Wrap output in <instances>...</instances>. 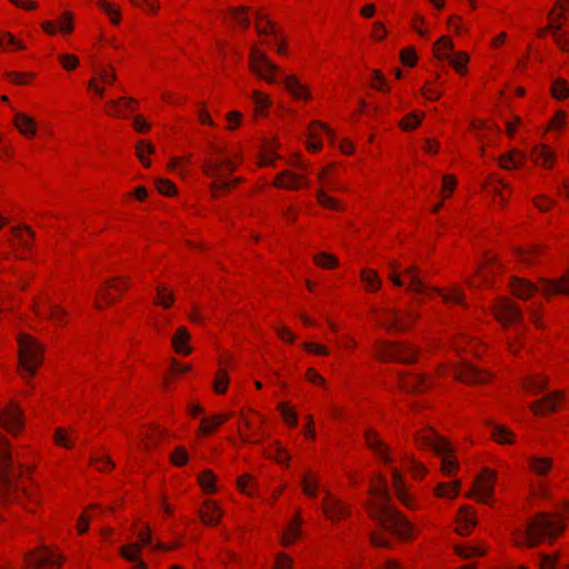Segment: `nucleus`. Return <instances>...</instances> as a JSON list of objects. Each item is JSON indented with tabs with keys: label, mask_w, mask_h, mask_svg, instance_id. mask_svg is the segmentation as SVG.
Returning <instances> with one entry per match:
<instances>
[{
	"label": "nucleus",
	"mask_w": 569,
	"mask_h": 569,
	"mask_svg": "<svg viewBox=\"0 0 569 569\" xmlns=\"http://www.w3.org/2000/svg\"><path fill=\"white\" fill-rule=\"evenodd\" d=\"M12 467L11 443L0 432V502L17 503L28 512H34L42 503V493L30 476L32 468L19 465V475L13 477Z\"/></svg>",
	"instance_id": "1"
},
{
	"label": "nucleus",
	"mask_w": 569,
	"mask_h": 569,
	"mask_svg": "<svg viewBox=\"0 0 569 569\" xmlns=\"http://www.w3.org/2000/svg\"><path fill=\"white\" fill-rule=\"evenodd\" d=\"M243 153L238 144L210 141L207 146L201 171L210 180L209 190L213 199L231 192L243 178L233 177L241 167Z\"/></svg>",
	"instance_id": "2"
},
{
	"label": "nucleus",
	"mask_w": 569,
	"mask_h": 569,
	"mask_svg": "<svg viewBox=\"0 0 569 569\" xmlns=\"http://www.w3.org/2000/svg\"><path fill=\"white\" fill-rule=\"evenodd\" d=\"M369 493L366 511L370 518L377 520L382 528L402 541H411L417 537L415 525L401 511L391 507L387 478L383 475H375L370 482Z\"/></svg>",
	"instance_id": "3"
},
{
	"label": "nucleus",
	"mask_w": 569,
	"mask_h": 569,
	"mask_svg": "<svg viewBox=\"0 0 569 569\" xmlns=\"http://www.w3.org/2000/svg\"><path fill=\"white\" fill-rule=\"evenodd\" d=\"M566 529V520L558 513H539L526 527L516 529L511 541L519 548H535L542 542L553 541Z\"/></svg>",
	"instance_id": "4"
},
{
	"label": "nucleus",
	"mask_w": 569,
	"mask_h": 569,
	"mask_svg": "<svg viewBox=\"0 0 569 569\" xmlns=\"http://www.w3.org/2000/svg\"><path fill=\"white\" fill-rule=\"evenodd\" d=\"M419 305L420 300H416L403 311L391 308H372L371 312L378 326L389 331L402 332L409 330L420 318Z\"/></svg>",
	"instance_id": "5"
},
{
	"label": "nucleus",
	"mask_w": 569,
	"mask_h": 569,
	"mask_svg": "<svg viewBox=\"0 0 569 569\" xmlns=\"http://www.w3.org/2000/svg\"><path fill=\"white\" fill-rule=\"evenodd\" d=\"M510 287L512 295L523 300L529 299L538 290L546 297L558 293L569 295V269L559 280H541L539 287L529 280L519 278H515Z\"/></svg>",
	"instance_id": "6"
},
{
	"label": "nucleus",
	"mask_w": 569,
	"mask_h": 569,
	"mask_svg": "<svg viewBox=\"0 0 569 569\" xmlns=\"http://www.w3.org/2000/svg\"><path fill=\"white\" fill-rule=\"evenodd\" d=\"M18 356L22 377L32 378L43 362V347L33 337L21 333L18 337Z\"/></svg>",
	"instance_id": "7"
},
{
	"label": "nucleus",
	"mask_w": 569,
	"mask_h": 569,
	"mask_svg": "<svg viewBox=\"0 0 569 569\" xmlns=\"http://www.w3.org/2000/svg\"><path fill=\"white\" fill-rule=\"evenodd\" d=\"M34 233L29 227H14L3 241H0V259H26L31 253Z\"/></svg>",
	"instance_id": "8"
},
{
	"label": "nucleus",
	"mask_w": 569,
	"mask_h": 569,
	"mask_svg": "<svg viewBox=\"0 0 569 569\" xmlns=\"http://www.w3.org/2000/svg\"><path fill=\"white\" fill-rule=\"evenodd\" d=\"M373 356L381 361L413 363L418 359V349L406 342L377 340L372 349Z\"/></svg>",
	"instance_id": "9"
},
{
	"label": "nucleus",
	"mask_w": 569,
	"mask_h": 569,
	"mask_svg": "<svg viewBox=\"0 0 569 569\" xmlns=\"http://www.w3.org/2000/svg\"><path fill=\"white\" fill-rule=\"evenodd\" d=\"M238 435L244 443H259L263 437L264 417L251 408H242L238 415Z\"/></svg>",
	"instance_id": "10"
},
{
	"label": "nucleus",
	"mask_w": 569,
	"mask_h": 569,
	"mask_svg": "<svg viewBox=\"0 0 569 569\" xmlns=\"http://www.w3.org/2000/svg\"><path fill=\"white\" fill-rule=\"evenodd\" d=\"M439 376L452 375L460 382L476 385L485 383L490 380L491 373L479 370L467 362L458 365H440L437 369Z\"/></svg>",
	"instance_id": "11"
},
{
	"label": "nucleus",
	"mask_w": 569,
	"mask_h": 569,
	"mask_svg": "<svg viewBox=\"0 0 569 569\" xmlns=\"http://www.w3.org/2000/svg\"><path fill=\"white\" fill-rule=\"evenodd\" d=\"M130 281L126 277H113L102 283L94 298V308L103 310L116 303L128 290Z\"/></svg>",
	"instance_id": "12"
},
{
	"label": "nucleus",
	"mask_w": 569,
	"mask_h": 569,
	"mask_svg": "<svg viewBox=\"0 0 569 569\" xmlns=\"http://www.w3.org/2000/svg\"><path fill=\"white\" fill-rule=\"evenodd\" d=\"M249 69L256 77L267 83H276L277 74L280 71L279 66L273 63L257 44L251 47L249 53Z\"/></svg>",
	"instance_id": "13"
},
{
	"label": "nucleus",
	"mask_w": 569,
	"mask_h": 569,
	"mask_svg": "<svg viewBox=\"0 0 569 569\" xmlns=\"http://www.w3.org/2000/svg\"><path fill=\"white\" fill-rule=\"evenodd\" d=\"M24 411L14 400L0 408V428L4 429L12 437H19L24 430Z\"/></svg>",
	"instance_id": "14"
},
{
	"label": "nucleus",
	"mask_w": 569,
	"mask_h": 569,
	"mask_svg": "<svg viewBox=\"0 0 569 569\" xmlns=\"http://www.w3.org/2000/svg\"><path fill=\"white\" fill-rule=\"evenodd\" d=\"M63 563V557L47 547L34 549L24 557V569H58Z\"/></svg>",
	"instance_id": "15"
},
{
	"label": "nucleus",
	"mask_w": 569,
	"mask_h": 569,
	"mask_svg": "<svg viewBox=\"0 0 569 569\" xmlns=\"http://www.w3.org/2000/svg\"><path fill=\"white\" fill-rule=\"evenodd\" d=\"M415 446L418 450H430L435 455H442L450 450V442L432 428H423L415 435Z\"/></svg>",
	"instance_id": "16"
},
{
	"label": "nucleus",
	"mask_w": 569,
	"mask_h": 569,
	"mask_svg": "<svg viewBox=\"0 0 569 569\" xmlns=\"http://www.w3.org/2000/svg\"><path fill=\"white\" fill-rule=\"evenodd\" d=\"M32 309L34 315L40 319L52 321L57 326H63L68 321V313L63 307L49 300L44 295L38 297Z\"/></svg>",
	"instance_id": "17"
},
{
	"label": "nucleus",
	"mask_w": 569,
	"mask_h": 569,
	"mask_svg": "<svg viewBox=\"0 0 569 569\" xmlns=\"http://www.w3.org/2000/svg\"><path fill=\"white\" fill-rule=\"evenodd\" d=\"M496 482L497 472L489 468H485L476 478L472 491L468 497H475L482 503L492 505Z\"/></svg>",
	"instance_id": "18"
},
{
	"label": "nucleus",
	"mask_w": 569,
	"mask_h": 569,
	"mask_svg": "<svg viewBox=\"0 0 569 569\" xmlns=\"http://www.w3.org/2000/svg\"><path fill=\"white\" fill-rule=\"evenodd\" d=\"M341 164L330 162L318 172V190L346 192L347 186L340 179Z\"/></svg>",
	"instance_id": "19"
},
{
	"label": "nucleus",
	"mask_w": 569,
	"mask_h": 569,
	"mask_svg": "<svg viewBox=\"0 0 569 569\" xmlns=\"http://www.w3.org/2000/svg\"><path fill=\"white\" fill-rule=\"evenodd\" d=\"M322 513L330 522L338 523L350 517L351 509L347 502L327 492L322 499Z\"/></svg>",
	"instance_id": "20"
},
{
	"label": "nucleus",
	"mask_w": 569,
	"mask_h": 569,
	"mask_svg": "<svg viewBox=\"0 0 569 569\" xmlns=\"http://www.w3.org/2000/svg\"><path fill=\"white\" fill-rule=\"evenodd\" d=\"M491 310L495 318L503 326L515 325L522 319L519 306L509 298L495 300Z\"/></svg>",
	"instance_id": "21"
},
{
	"label": "nucleus",
	"mask_w": 569,
	"mask_h": 569,
	"mask_svg": "<svg viewBox=\"0 0 569 569\" xmlns=\"http://www.w3.org/2000/svg\"><path fill=\"white\" fill-rule=\"evenodd\" d=\"M365 442L373 456L385 465L393 462L392 450L390 446L381 438L377 430L367 428L365 430Z\"/></svg>",
	"instance_id": "22"
},
{
	"label": "nucleus",
	"mask_w": 569,
	"mask_h": 569,
	"mask_svg": "<svg viewBox=\"0 0 569 569\" xmlns=\"http://www.w3.org/2000/svg\"><path fill=\"white\" fill-rule=\"evenodd\" d=\"M117 79L118 76L113 66L109 64L97 68L88 82V90L102 99L106 94V88L113 86Z\"/></svg>",
	"instance_id": "23"
},
{
	"label": "nucleus",
	"mask_w": 569,
	"mask_h": 569,
	"mask_svg": "<svg viewBox=\"0 0 569 569\" xmlns=\"http://www.w3.org/2000/svg\"><path fill=\"white\" fill-rule=\"evenodd\" d=\"M326 134L332 143L336 139V132L320 120L310 122L307 129L306 148L310 152H319L322 149V136Z\"/></svg>",
	"instance_id": "24"
},
{
	"label": "nucleus",
	"mask_w": 569,
	"mask_h": 569,
	"mask_svg": "<svg viewBox=\"0 0 569 569\" xmlns=\"http://www.w3.org/2000/svg\"><path fill=\"white\" fill-rule=\"evenodd\" d=\"M41 29L48 36H70L74 31V14L71 11H63L56 20H44Z\"/></svg>",
	"instance_id": "25"
},
{
	"label": "nucleus",
	"mask_w": 569,
	"mask_h": 569,
	"mask_svg": "<svg viewBox=\"0 0 569 569\" xmlns=\"http://www.w3.org/2000/svg\"><path fill=\"white\" fill-rule=\"evenodd\" d=\"M310 184L309 179L303 172H295L292 170L286 169L276 174L272 186L277 189L284 190H300L303 188H308Z\"/></svg>",
	"instance_id": "26"
},
{
	"label": "nucleus",
	"mask_w": 569,
	"mask_h": 569,
	"mask_svg": "<svg viewBox=\"0 0 569 569\" xmlns=\"http://www.w3.org/2000/svg\"><path fill=\"white\" fill-rule=\"evenodd\" d=\"M391 486L402 506L411 510L419 509L416 497L409 492L402 473L396 467L391 469Z\"/></svg>",
	"instance_id": "27"
},
{
	"label": "nucleus",
	"mask_w": 569,
	"mask_h": 569,
	"mask_svg": "<svg viewBox=\"0 0 569 569\" xmlns=\"http://www.w3.org/2000/svg\"><path fill=\"white\" fill-rule=\"evenodd\" d=\"M139 109V101L132 97H120L106 102L104 112L110 118L126 119L130 112Z\"/></svg>",
	"instance_id": "28"
},
{
	"label": "nucleus",
	"mask_w": 569,
	"mask_h": 569,
	"mask_svg": "<svg viewBox=\"0 0 569 569\" xmlns=\"http://www.w3.org/2000/svg\"><path fill=\"white\" fill-rule=\"evenodd\" d=\"M529 159L536 167L551 170L557 161V153L550 146L539 143L530 149Z\"/></svg>",
	"instance_id": "29"
},
{
	"label": "nucleus",
	"mask_w": 569,
	"mask_h": 569,
	"mask_svg": "<svg viewBox=\"0 0 569 569\" xmlns=\"http://www.w3.org/2000/svg\"><path fill=\"white\" fill-rule=\"evenodd\" d=\"M482 188L491 193L497 203L503 209L512 194L511 186L500 179L489 177L485 180Z\"/></svg>",
	"instance_id": "30"
},
{
	"label": "nucleus",
	"mask_w": 569,
	"mask_h": 569,
	"mask_svg": "<svg viewBox=\"0 0 569 569\" xmlns=\"http://www.w3.org/2000/svg\"><path fill=\"white\" fill-rule=\"evenodd\" d=\"M452 348L459 356L472 355L475 357H480L485 352L483 345L479 340L471 338L466 333H461L453 339Z\"/></svg>",
	"instance_id": "31"
},
{
	"label": "nucleus",
	"mask_w": 569,
	"mask_h": 569,
	"mask_svg": "<svg viewBox=\"0 0 569 569\" xmlns=\"http://www.w3.org/2000/svg\"><path fill=\"white\" fill-rule=\"evenodd\" d=\"M399 385L408 392H423L432 385L430 377L421 373H406L400 377Z\"/></svg>",
	"instance_id": "32"
},
{
	"label": "nucleus",
	"mask_w": 569,
	"mask_h": 569,
	"mask_svg": "<svg viewBox=\"0 0 569 569\" xmlns=\"http://www.w3.org/2000/svg\"><path fill=\"white\" fill-rule=\"evenodd\" d=\"M563 400V395L560 391H555L546 397L532 402L530 409L535 415H547L557 410Z\"/></svg>",
	"instance_id": "33"
},
{
	"label": "nucleus",
	"mask_w": 569,
	"mask_h": 569,
	"mask_svg": "<svg viewBox=\"0 0 569 569\" xmlns=\"http://www.w3.org/2000/svg\"><path fill=\"white\" fill-rule=\"evenodd\" d=\"M403 279L408 284V289L421 296H429V287L421 280L420 270L417 266L412 264L402 269Z\"/></svg>",
	"instance_id": "34"
},
{
	"label": "nucleus",
	"mask_w": 569,
	"mask_h": 569,
	"mask_svg": "<svg viewBox=\"0 0 569 569\" xmlns=\"http://www.w3.org/2000/svg\"><path fill=\"white\" fill-rule=\"evenodd\" d=\"M12 124L26 139H33L38 133L34 118L24 112H16L12 118Z\"/></svg>",
	"instance_id": "35"
},
{
	"label": "nucleus",
	"mask_w": 569,
	"mask_h": 569,
	"mask_svg": "<svg viewBox=\"0 0 569 569\" xmlns=\"http://www.w3.org/2000/svg\"><path fill=\"white\" fill-rule=\"evenodd\" d=\"M199 516L204 525L213 527L219 525L223 510L217 501L208 499L200 507Z\"/></svg>",
	"instance_id": "36"
},
{
	"label": "nucleus",
	"mask_w": 569,
	"mask_h": 569,
	"mask_svg": "<svg viewBox=\"0 0 569 569\" xmlns=\"http://www.w3.org/2000/svg\"><path fill=\"white\" fill-rule=\"evenodd\" d=\"M284 88L288 93L296 100H311V91L309 87L301 82L296 74H289L284 78Z\"/></svg>",
	"instance_id": "37"
},
{
	"label": "nucleus",
	"mask_w": 569,
	"mask_h": 569,
	"mask_svg": "<svg viewBox=\"0 0 569 569\" xmlns=\"http://www.w3.org/2000/svg\"><path fill=\"white\" fill-rule=\"evenodd\" d=\"M302 523L303 520L301 518V511L298 510L282 532L281 545L283 547H290L299 540L301 537Z\"/></svg>",
	"instance_id": "38"
},
{
	"label": "nucleus",
	"mask_w": 569,
	"mask_h": 569,
	"mask_svg": "<svg viewBox=\"0 0 569 569\" xmlns=\"http://www.w3.org/2000/svg\"><path fill=\"white\" fill-rule=\"evenodd\" d=\"M477 523L476 511L470 506L460 509L456 531L460 536H468Z\"/></svg>",
	"instance_id": "39"
},
{
	"label": "nucleus",
	"mask_w": 569,
	"mask_h": 569,
	"mask_svg": "<svg viewBox=\"0 0 569 569\" xmlns=\"http://www.w3.org/2000/svg\"><path fill=\"white\" fill-rule=\"evenodd\" d=\"M96 6L104 14L111 26L118 27L122 22V9L119 3L109 0H97Z\"/></svg>",
	"instance_id": "40"
},
{
	"label": "nucleus",
	"mask_w": 569,
	"mask_h": 569,
	"mask_svg": "<svg viewBox=\"0 0 569 569\" xmlns=\"http://www.w3.org/2000/svg\"><path fill=\"white\" fill-rule=\"evenodd\" d=\"M433 293H437L441 297L442 301L446 305H462L465 301V295L460 287L451 286L448 288H429V296L432 297Z\"/></svg>",
	"instance_id": "41"
},
{
	"label": "nucleus",
	"mask_w": 569,
	"mask_h": 569,
	"mask_svg": "<svg viewBox=\"0 0 569 569\" xmlns=\"http://www.w3.org/2000/svg\"><path fill=\"white\" fill-rule=\"evenodd\" d=\"M190 339L189 330L184 326L179 327L171 338V346L174 352L181 356H189L192 352V348L189 346Z\"/></svg>",
	"instance_id": "42"
},
{
	"label": "nucleus",
	"mask_w": 569,
	"mask_h": 569,
	"mask_svg": "<svg viewBox=\"0 0 569 569\" xmlns=\"http://www.w3.org/2000/svg\"><path fill=\"white\" fill-rule=\"evenodd\" d=\"M153 305L162 309H170L173 307L176 296L171 288L166 283H158L154 289Z\"/></svg>",
	"instance_id": "43"
},
{
	"label": "nucleus",
	"mask_w": 569,
	"mask_h": 569,
	"mask_svg": "<svg viewBox=\"0 0 569 569\" xmlns=\"http://www.w3.org/2000/svg\"><path fill=\"white\" fill-rule=\"evenodd\" d=\"M360 281L363 286L365 291L368 293L378 292L382 286V281L377 270L371 268H363L360 271Z\"/></svg>",
	"instance_id": "44"
},
{
	"label": "nucleus",
	"mask_w": 569,
	"mask_h": 569,
	"mask_svg": "<svg viewBox=\"0 0 569 569\" xmlns=\"http://www.w3.org/2000/svg\"><path fill=\"white\" fill-rule=\"evenodd\" d=\"M256 30L259 34L263 36H274L278 37V28L277 24L270 19L269 14L264 10H258L256 12Z\"/></svg>",
	"instance_id": "45"
},
{
	"label": "nucleus",
	"mask_w": 569,
	"mask_h": 569,
	"mask_svg": "<svg viewBox=\"0 0 569 569\" xmlns=\"http://www.w3.org/2000/svg\"><path fill=\"white\" fill-rule=\"evenodd\" d=\"M402 467L415 480H422L428 473L427 466L419 461L413 455H407L402 458Z\"/></svg>",
	"instance_id": "46"
},
{
	"label": "nucleus",
	"mask_w": 569,
	"mask_h": 569,
	"mask_svg": "<svg viewBox=\"0 0 569 569\" xmlns=\"http://www.w3.org/2000/svg\"><path fill=\"white\" fill-rule=\"evenodd\" d=\"M455 44L452 39L449 36H442L440 37L435 43H433V56L439 61H447L451 54L453 53Z\"/></svg>",
	"instance_id": "47"
},
{
	"label": "nucleus",
	"mask_w": 569,
	"mask_h": 569,
	"mask_svg": "<svg viewBox=\"0 0 569 569\" xmlns=\"http://www.w3.org/2000/svg\"><path fill=\"white\" fill-rule=\"evenodd\" d=\"M495 276V267L492 264H483L481 266L475 276L469 280V286L472 288H480L483 286H489L492 282Z\"/></svg>",
	"instance_id": "48"
},
{
	"label": "nucleus",
	"mask_w": 569,
	"mask_h": 569,
	"mask_svg": "<svg viewBox=\"0 0 569 569\" xmlns=\"http://www.w3.org/2000/svg\"><path fill=\"white\" fill-rule=\"evenodd\" d=\"M141 549L138 542H131L121 548L120 555L129 562L134 563V568L147 569V565L140 559Z\"/></svg>",
	"instance_id": "49"
},
{
	"label": "nucleus",
	"mask_w": 569,
	"mask_h": 569,
	"mask_svg": "<svg viewBox=\"0 0 569 569\" xmlns=\"http://www.w3.org/2000/svg\"><path fill=\"white\" fill-rule=\"evenodd\" d=\"M53 443L60 448L71 449L76 442V431L70 428H56L52 437Z\"/></svg>",
	"instance_id": "50"
},
{
	"label": "nucleus",
	"mask_w": 569,
	"mask_h": 569,
	"mask_svg": "<svg viewBox=\"0 0 569 569\" xmlns=\"http://www.w3.org/2000/svg\"><path fill=\"white\" fill-rule=\"evenodd\" d=\"M251 100L253 102V111L256 117H263L268 113V110L272 106V101L270 99V96L260 91L254 90L251 93Z\"/></svg>",
	"instance_id": "51"
},
{
	"label": "nucleus",
	"mask_w": 569,
	"mask_h": 569,
	"mask_svg": "<svg viewBox=\"0 0 569 569\" xmlns=\"http://www.w3.org/2000/svg\"><path fill=\"white\" fill-rule=\"evenodd\" d=\"M526 160V154L518 150H511L499 158V164L506 170L520 168Z\"/></svg>",
	"instance_id": "52"
},
{
	"label": "nucleus",
	"mask_w": 569,
	"mask_h": 569,
	"mask_svg": "<svg viewBox=\"0 0 569 569\" xmlns=\"http://www.w3.org/2000/svg\"><path fill=\"white\" fill-rule=\"evenodd\" d=\"M522 388L528 393H538L548 387V378L542 375L527 376L521 381Z\"/></svg>",
	"instance_id": "53"
},
{
	"label": "nucleus",
	"mask_w": 569,
	"mask_h": 569,
	"mask_svg": "<svg viewBox=\"0 0 569 569\" xmlns=\"http://www.w3.org/2000/svg\"><path fill=\"white\" fill-rule=\"evenodd\" d=\"M528 466L531 472L539 477H545L551 471L553 461L549 457H530Z\"/></svg>",
	"instance_id": "54"
},
{
	"label": "nucleus",
	"mask_w": 569,
	"mask_h": 569,
	"mask_svg": "<svg viewBox=\"0 0 569 569\" xmlns=\"http://www.w3.org/2000/svg\"><path fill=\"white\" fill-rule=\"evenodd\" d=\"M331 191L317 190L316 191V200L317 203L323 209H328L331 211L341 212L345 210V206L337 198L331 197L329 193Z\"/></svg>",
	"instance_id": "55"
},
{
	"label": "nucleus",
	"mask_w": 569,
	"mask_h": 569,
	"mask_svg": "<svg viewBox=\"0 0 569 569\" xmlns=\"http://www.w3.org/2000/svg\"><path fill=\"white\" fill-rule=\"evenodd\" d=\"M192 159V153L181 157H172L168 163V170L170 172L178 173L181 177H186L189 174V166L191 164Z\"/></svg>",
	"instance_id": "56"
},
{
	"label": "nucleus",
	"mask_w": 569,
	"mask_h": 569,
	"mask_svg": "<svg viewBox=\"0 0 569 569\" xmlns=\"http://www.w3.org/2000/svg\"><path fill=\"white\" fill-rule=\"evenodd\" d=\"M301 489L307 497L317 498L319 493L318 476L310 470L306 471L301 479Z\"/></svg>",
	"instance_id": "57"
},
{
	"label": "nucleus",
	"mask_w": 569,
	"mask_h": 569,
	"mask_svg": "<svg viewBox=\"0 0 569 569\" xmlns=\"http://www.w3.org/2000/svg\"><path fill=\"white\" fill-rule=\"evenodd\" d=\"M198 485L207 495H213L218 491L217 476L212 470L206 469L198 475Z\"/></svg>",
	"instance_id": "58"
},
{
	"label": "nucleus",
	"mask_w": 569,
	"mask_h": 569,
	"mask_svg": "<svg viewBox=\"0 0 569 569\" xmlns=\"http://www.w3.org/2000/svg\"><path fill=\"white\" fill-rule=\"evenodd\" d=\"M461 481L440 482L433 490L436 497L453 499L460 492Z\"/></svg>",
	"instance_id": "59"
},
{
	"label": "nucleus",
	"mask_w": 569,
	"mask_h": 569,
	"mask_svg": "<svg viewBox=\"0 0 569 569\" xmlns=\"http://www.w3.org/2000/svg\"><path fill=\"white\" fill-rule=\"evenodd\" d=\"M441 459V472L443 476H455L459 470V462L455 456V449L450 445V450L440 455Z\"/></svg>",
	"instance_id": "60"
},
{
	"label": "nucleus",
	"mask_w": 569,
	"mask_h": 569,
	"mask_svg": "<svg viewBox=\"0 0 569 569\" xmlns=\"http://www.w3.org/2000/svg\"><path fill=\"white\" fill-rule=\"evenodd\" d=\"M447 61L458 74H467L470 57L466 51L453 52Z\"/></svg>",
	"instance_id": "61"
},
{
	"label": "nucleus",
	"mask_w": 569,
	"mask_h": 569,
	"mask_svg": "<svg viewBox=\"0 0 569 569\" xmlns=\"http://www.w3.org/2000/svg\"><path fill=\"white\" fill-rule=\"evenodd\" d=\"M313 263L325 270H335L340 266L339 259L327 251H320L312 257Z\"/></svg>",
	"instance_id": "62"
},
{
	"label": "nucleus",
	"mask_w": 569,
	"mask_h": 569,
	"mask_svg": "<svg viewBox=\"0 0 569 569\" xmlns=\"http://www.w3.org/2000/svg\"><path fill=\"white\" fill-rule=\"evenodd\" d=\"M156 152L154 146L150 141L140 140L136 144V156L146 168L151 166L150 156Z\"/></svg>",
	"instance_id": "63"
},
{
	"label": "nucleus",
	"mask_w": 569,
	"mask_h": 569,
	"mask_svg": "<svg viewBox=\"0 0 569 569\" xmlns=\"http://www.w3.org/2000/svg\"><path fill=\"white\" fill-rule=\"evenodd\" d=\"M491 438L499 445H512L515 442V433L503 425H497L492 428Z\"/></svg>",
	"instance_id": "64"
}]
</instances>
